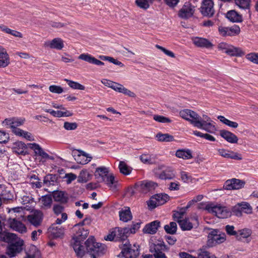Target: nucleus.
Segmentation results:
<instances>
[{
	"mask_svg": "<svg viewBox=\"0 0 258 258\" xmlns=\"http://www.w3.org/2000/svg\"><path fill=\"white\" fill-rule=\"evenodd\" d=\"M0 28L1 30L8 34H10L14 36L22 38V34L20 32L16 30H11L4 25H0Z\"/></svg>",
	"mask_w": 258,
	"mask_h": 258,
	"instance_id": "nucleus-48",
	"label": "nucleus"
},
{
	"mask_svg": "<svg viewBox=\"0 0 258 258\" xmlns=\"http://www.w3.org/2000/svg\"><path fill=\"white\" fill-rule=\"evenodd\" d=\"M200 12L204 16H213L215 13L213 2L212 0H204L200 8Z\"/></svg>",
	"mask_w": 258,
	"mask_h": 258,
	"instance_id": "nucleus-8",
	"label": "nucleus"
},
{
	"mask_svg": "<svg viewBox=\"0 0 258 258\" xmlns=\"http://www.w3.org/2000/svg\"><path fill=\"white\" fill-rule=\"evenodd\" d=\"M57 176L55 174H48L44 177L43 184L46 186L54 185L57 181Z\"/></svg>",
	"mask_w": 258,
	"mask_h": 258,
	"instance_id": "nucleus-39",
	"label": "nucleus"
},
{
	"mask_svg": "<svg viewBox=\"0 0 258 258\" xmlns=\"http://www.w3.org/2000/svg\"><path fill=\"white\" fill-rule=\"evenodd\" d=\"M231 213L237 216L241 217L242 215V212L241 211V208L240 203H238L234 206H233L231 210Z\"/></svg>",
	"mask_w": 258,
	"mask_h": 258,
	"instance_id": "nucleus-55",
	"label": "nucleus"
},
{
	"mask_svg": "<svg viewBox=\"0 0 258 258\" xmlns=\"http://www.w3.org/2000/svg\"><path fill=\"white\" fill-rule=\"evenodd\" d=\"M156 137L159 142H171L174 140L173 137L168 134L159 133L156 135Z\"/></svg>",
	"mask_w": 258,
	"mask_h": 258,
	"instance_id": "nucleus-44",
	"label": "nucleus"
},
{
	"mask_svg": "<svg viewBox=\"0 0 258 258\" xmlns=\"http://www.w3.org/2000/svg\"><path fill=\"white\" fill-rule=\"evenodd\" d=\"M13 152L19 154L25 155L28 154L27 145L22 142H17L14 144Z\"/></svg>",
	"mask_w": 258,
	"mask_h": 258,
	"instance_id": "nucleus-26",
	"label": "nucleus"
},
{
	"mask_svg": "<svg viewBox=\"0 0 258 258\" xmlns=\"http://www.w3.org/2000/svg\"><path fill=\"white\" fill-rule=\"evenodd\" d=\"M169 248L162 239H158L150 244V251L153 254L168 251Z\"/></svg>",
	"mask_w": 258,
	"mask_h": 258,
	"instance_id": "nucleus-12",
	"label": "nucleus"
},
{
	"mask_svg": "<svg viewBox=\"0 0 258 258\" xmlns=\"http://www.w3.org/2000/svg\"><path fill=\"white\" fill-rule=\"evenodd\" d=\"M40 251L36 246H30L29 250L26 252V255L23 258H40Z\"/></svg>",
	"mask_w": 258,
	"mask_h": 258,
	"instance_id": "nucleus-36",
	"label": "nucleus"
},
{
	"mask_svg": "<svg viewBox=\"0 0 258 258\" xmlns=\"http://www.w3.org/2000/svg\"><path fill=\"white\" fill-rule=\"evenodd\" d=\"M25 119L23 118H13L12 128L22 125Z\"/></svg>",
	"mask_w": 258,
	"mask_h": 258,
	"instance_id": "nucleus-63",
	"label": "nucleus"
},
{
	"mask_svg": "<svg viewBox=\"0 0 258 258\" xmlns=\"http://www.w3.org/2000/svg\"><path fill=\"white\" fill-rule=\"evenodd\" d=\"M186 210L184 208H180L178 211H176L173 215V218L174 220L176 221L177 222L179 220H181L184 214L185 213Z\"/></svg>",
	"mask_w": 258,
	"mask_h": 258,
	"instance_id": "nucleus-52",
	"label": "nucleus"
},
{
	"mask_svg": "<svg viewBox=\"0 0 258 258\" xmlns=\"http://www.w3.org/2000/svg\"><path fill=\"white\" fill-rule=\"evenodd\" d=\"M213 122H202V118L198 121H195V126L204 130L210 133H213L216 130L215 126L212 123Z\"/></svg>",
	"mask_w": 258,
	"mask_h": 258,
	"instance_id": "nucleus-15",
	"label": "nucleus"
},
{
	"mask_svg": "<svg viewBox=\"0 0 258 258\" xmlns=\"http://www.w3.org/2000/svg\"><path fill=\"white\" fill-rule=\"evenodd\" d=\"M235 5L242 10H249L250 7L251 0H234Z\"/></svg>",
	"mask_w": 258,
	"mask_h": 258,
	"instance_id": "nucleus-38",
	"label": "nucleus"
},
{
	"mask_svg": "<svg viewBox=\"0 0 258 258\" xmlns=\"http://www.w3.org/2000/svg\"><path fill=\"white\" fill-rule=\"evenodd\" d=\"M210 253L209 251L206 250L204 248H201L199 250L198 253V258H208Z\"/></svg>",
	"mask_w": 258,
	"mask_h": 258,
	"instance_id": "nucleus-64",
	"label": "nucleus"
},
{
	"mask_svg": "<svg viewBox=\"0 0 258 258\" xmlns=\"http://www.w3.org/2000/svg\"><path fill=\"white\" fill-rule=\"evenodd\" d=\"M140 253L139 246L132 245L128 241L123 243L121 251L119 254L120 258H137Z\"/></svg>",
	"mask_w": 258,
	"mask_h": 258,
	"instance_id": "nucleus-4",
	"label": "nucleus"
},
{
	"mask_svg": "<svg viewBox=\"0 0 258 258\" xmlns=\"http://www.w3.org/2000/svg\"><path fill=\"white\" fill-rule=\"evenodd\" d=\"M40 201L42 203V208L47 209L51 207L52 203V197L51 195H46L43 196L40 198Z\"/></svg>",
	"mask_w": 258,
	"mask_h": 258,
	"instance_id": "nucleus-37",
	"label": "nucleus"
},
{
	"mask_svg": "<svg viewBox=\"0 0 258 258\" xmlns=\"http://www.w3.org/2000/svg\"><path fill=\"white\" fill-rule=\"evenodd\" d=\"M220 135L230 143H237L238 140V138L235 135L226 130H221Z\"/></svg>",
	"mask_w": 258,
	"mask_h": 258,
	"instance_id": "nucleus-22",
	"label": "nucleus"
},
{
	"mask_svg": "<svg viewBox=\"0 0 258 258\" xmlns=\"http://www.w3.org/2000/svg\"><path fill=\"white\" fill-rule=\"evenodd\" d=\"M24 246V241L20 238L11 244H9L7 248V254L11 257H14L21 252Z\"/></svg>",
	"mask_w": 258,
	"mask_h": 258,
	"instance_id": "nucleus-7",
	"label": "nucleus"
},
{
	"mask_svg": "<svg viewBox=\"0 0 258 258\" xmlns=\"http://www.w3.org/2000/svg\"><path fill=\"white\" fill-rule=\"evenodd\" d=\"M78 127V124L76 122H64L63 127L68 131L75 130Z\"/></svg>",
	"mask_w": 258,
	"mask_h": 258,
	"instance_id": "nucleus-59",
	"label": "nucleus"
},
{
	"mask_svg": "<svg viewBox=\"0 0 258 258\" xmlns=\"http://www.w3.org/2000/svg\"><path fill=\"white\" fill-rule=\"evenodd\" d=\"M15 234L6 232H1V234H0V239H2L4 241L8 243L9 244H11L13 243V242L16 241V239H20Z\"/></svg>",
	"mask_w": 258,
	"mask_h": 258,
	"instance_id": "nucleus-31",
	"label": "nucleus"
},
{
	"mask_svg": "<svg viewBox=\"0 0 258 258\" xmlns=\"http://www.w3.org/2000/svg\"><path fill=\"white\" fill-rule=\"evenodd\" d=\"M246 58L250 61L258 64V53H250L246 55Z\"/></svg>",
	"mask_w": 258,
	"mask_h": 258,
	"instance_id": "nucleus-62",
	"label": "nucleus"
},
{
	"mask_svg": "<svg viewBox=\"0 0 258 258\" xmlns=\"http://www.w3.org/2000/svg\"><path fill=\"white\" fill-rule=\"evenodd\" d=\"M136 185L143 191H147L154 188L157 184L151 181H142L137 183Z\"/></svg>",
	"mask_w": 258,
	"mask_h": 258,
	"instance_id": "nucleus-30",
	"label": "nucleus"
},
{
	"mask_svg": "<svg viewBox=\"0 0 258 258\" xmlns=\"http://www.w3.org/2000/svg\"><path fill=\"white\" fill-rule=\"evenodd\" d=\"M218 153L220 155L225 158L238 160L242 159V157H240L238 153L234 152L232 151L227 150L224 149H220L218 150Z\"/></svg>",
	"mask_w": 258,
	"mask_h": 258,
	"instance_id": "nucleus-25",
	"label": "nucleus"
},
{
	"mask_svg": "<svg viewBox=\"0 0 258 258\" xmlns=\"http://www.w3.org/2000/svg\"><path fill=\"white\" fill-rule=\"evenodd\" d=\"M226 18L233 22H240L242 20L241 15L235 10L229 11L226 14Z\"/></svg>",
	"mask_w": 258,
	"mask_h": 258,
	"instance_id": "nucleus-33",
	"label": "nucleus"
},
{
	"mask_svg": "<svg viewBox=\"0 0 258 258\" xmlns=\"http://www.w3.org/2000/svg\"><path fill=\"white\" fill-rule=\"evenodd\" d=\"M85 244L87 252L90 254L94 253L99 256L104 253L105 245L102 243L96 242L94 236H90Z\"/></svg>",
	"mask_w": 258,
	"mask_h": 258,
	"instance_id": "nucleus-5",
	"label": "nucleus"
},
{
	"mask_svg": "<svg viewBox=\"0 0 258 258\" xmlns=\"http://www.w3.org/2000/svg\"><path fill=\"white\" fill-rule=\"evenodd\" d=\"M240 204L241 206L242 212L247 214H250L252 213V208L248 203L242 202L240 203Z\"/></svg>",
	"mask_w": 258,
	"mask_h": 258,
	"instance_id": "nucleus-50",
	"label": "nucleus"
},
{
	"mask_svg": "<svg viewBox=\"0 0 258 258\" xmlns=\"http://www.w3.org/2000/svg\"><path fill=\"white\" fill-rule=\"evenodd\" d=\"M118 168L119 169L120 172L124 175H128L131 172L128 167L123 161H120L119 162Z\"/></svg>",
	"mask_w": 258,
	"mask_h": 258,
	"instance_id": "nucleus-54",
	"label": "nucleus"
},
{
	"mask_svg": "<svg viewBox=\"0 0 258 258\" xmlns=\"http://www.w3.org/2000/svg\"><path fill=\"white\" fill-rule=\"evenodd\" d=\"M164 228L167 233L174 234L177 231V224L174 222H171L169 224L165 225Z\"/></svg>",
	"mask_w": 258,
	"mask_h": 258,
	"instance_id": "nucleus-45",
	"label": "nucleus"
},
{
	"mask_svg": "<svg viewBox=\"0 0 258 258\" xmlns=\"http://www.w3.org/2000/svg\"><path fill=\"white\" fill-rule=\"evenodd\" d=\"M9 224L12 229L19 233H25L27 231V228L25 225L16 219H10L9 220Z\"/></svg>",
	"mask_w": 258,
	"mask_h": 258,
	"instance_id": "nucleus-16",
	"label": "nucleus"
},
{
	"mask_svg": "<svg viewBox=\"0 0 258 258\" xmlns=\"http://www.w3.org/2000/svg\"><path fill=\"white\" fill-rule=\"evenodd\" d=\"M0 195L2 200L5 201L11 200L13 198V195L11 191L8 188L5 187L2 189Z\"/></svg>",
	"mask_w": 258,
	"mask_h": 258,
	"instance_id": "nucleus-46",
	"label": "nucleus"
},
{
	"mask_svg": "<svg viewBox=\"0 0 258 258\" xmlns=\"http://www.w3.org/2000/svg\"><path fill=\"white\" fill-rule=\"evenodd\" d=\"M153 119L155 121L161 123H169L171 122V120L169 118L162 115H154Z\"/></svg>",
	"mask_w": 258,
	"mask_h": 258,
	"instance_id": "nucleus-57",
	"label": "nucleus"
},
{
	"mask_svg": "<svg viewBox=\"0 0 258 258\" xmlns=\"http://www.w3.org/2000/svg\"><path fill=\"white\" fill-rule=\"evenodd\" d=\"M65 81L68 83L69 86L74 89H78L80 90H85V86L78 82L71 81L68 79H65Z\"/></svg>",
	"mask_w": 258,
	"mask_h": 258,
	"instance_id": "nucleus-53",
	"label": "nucleus"
},
{
	"mask_svg": "<svg viewBox=\"0 0 258 258\" xmlns=\"http://www.w3.org/2000/svg\"><path fill=\"white\" fill-rule=\"evenodd\" d=\"M52 197L55 202L61 204H66L69 200L67 194L61 190H54L52 192Z\"/></svg>",
	"mask_w": 258,
	"mask_h": 258,
	"instance_id": "nucleus-20",
	"label": "nucleus"
},
{
	"mask_svg": "<svg viewBox=\"0 0 258 258\" xmlns=\"http://www.w3.org/2000/svg\"><path fill=\"white\" fill-rule=\"evenodd\" d=\"M179 115L182 118L189 121L194 126H195V121H198L199 119H201V117L199 115L190 109L181 110L179 112Z\"/></svg>",
	"mask_w": 258,
	"mask_h": 258,
	"instance_id": "nucleus-11",
	"label": "nucleus"
},
{
	"mask_svg": "<svg viewBox=\"0 0 258 258\" xmlns=\"http://www.w3.org/2000/svg\"><path fill=\"white\" fill-rule=\"evenodd\" d=\"M178 223L183 231L190 230L193 228L192 224L188 219H182L178 221Z\"/></svg>",
	"mask_w": 258,
	"mask_h": 258,
	"instance_id": "nucleus-40",
	"label": "nucleus"
},
{
	"mask_svg": "<svg viewBox=\"0 0 258 258\" xmlns=\"http://www.w3.org/2000/svg\"><path fill=\"white\" fill-rule=\"evenodd\" d=\"M245 182L243 180L232 178L225 182L223 188L226 190H237L242 188Z\"/></svg>",
	"mask_w": 258,
	"mask_h": 258,
	"instance_id": "nucleus-9",
	"label": "nucleus"
},
{
	"mask_svg": "<svg viewBox=\"0 0 258 258\" xmlns=\"http://www.w3.org/2000/svg\"><path fill=\"white\" fill-rule=\"evenodd\" d=\"M135 3L138 7L144 10L148 9L152 4L149 0H136Z\"/></svg>",
	"mask_w": 258,
	"mask_h": 258,
	"instance_id": "nucleus-51",
	"label": "nucleus"
},
{
	"mask_svg": "<svg viewBox=\"0 0 258 258\" xmlns=\"http://www.w3.org/2000/svg\"><path fill=\"white\" fill-rule=\"evenodd\" d=\"M78 58L97 66H103L104 64L103 62L96 59L88 53H82L78 56Z\"/></svg>",
	"mask_w": 258,
	"mask_h": 258,
	"instance_id": "nucleus-21",
	"label": "nucleus"
},
{
	"mask_svg": "<svg viewBox=\"0 0 258 258\" xmlns=\"http://www.w3.org/2000/svg\"><path fill=\"white\" fill-rule=\"evenodd\" d=\"M158 204L161 206L166 203L169 199V196L166 194H159L154 195Z\"/></svg>",
	"mask_w": 258,
	"mask_h": 258,
	"instance_id": "nucleus-43",
	"label": "nucleus"
},
{
	"mask_svg": "<svg viewBox=\"0 0 258 258\" xmlns=\"http://www.w3.org/2000/svg\"><path fill=\"white\" fill-rule=\"evenodd\" d=\"M27 146L34 151L35 155L40 156L42 158L45 159H53V157L50 156L47 153L44 152L39 144L37 143H29L27 144Z\"/></svg>",
	"mask_w": 258,
	"mask_h": 258,
	"instance_id": "nucleus-14",
	"label": "nucleus"
},
{
	"mask_svg": "<svg viewBox=\"0 0 258 258\" xmlns=\"http://www.w3.org/2000/svg\"><path fill=\"white\" fill-rule=\"evenodd\" d=\"M48 232L54 238H61L63 236L64 229L61 227L57 226L55 224H52L48 228Z\"/></svg>",
	"mask_w": 258,
	"mask_h": 258,
	"instance_id": "nucleus-23",
	"label": "nucleus"
},
{
	"mask_svg": "<svg viewBox=\"0 0 258 258\" xmlns=\"http://www.w3.org/2000/svg\"><path fill=\"white\" fill-rule=\"evenodd\" d=\"M195 10L194 6L189 3H185L179 11L178 15L182 19H187L193 16Z\"/></svg>",
	"mask_w": 258,
	"mask_h": 258,
	"instance_id": "nucleus-10",
	"label": "nucleus"
},
{
	"mask_svg": "<svg viewBox=\"0 0 258 258\" xmlns=\"http://www.w3.org/2000/svg\"><path fill=\"white\" fill-rule=\"evenodd\" d=\"M157 176L162 180L172 179L175 177V175L170 168H167L162 171L160 173H156Z\"/></svg>",
	"mask_w": 258,
	"mask_h": 258,
	"instance_id": "nucleus-29",
	"label": "nucleus"
},
{
	"mask_svg": "<svg viewBox=\"0 0 258 258\" xmlns=\"http://www.w3.org/2000/svg\"><path fill=\"white\" fill-rule=\"evenodd\" d=\"M141 223L142 222L140 221L137 222H133L131 227H127L128 230V234L135 233L140 228Z\"/></svg>",
	"mask_w": 258,
	"mask_h": 258,
	"instance_id": "nucleus-58",
	"label": "nucleus"
},
{
	"mask_svg": "<svg viewBox=\"0 0 258 258\" xmlns=\"http://www.w3.org/2000/svg\"><path fill=\"white\" fill-rule=\"evenodd\" d=\"M120 220L124 222H127L132 219L133 216L130 210L128 207H124L119 212Z\"/></svg>",
	"mask_w": 258,
	"mask_h": 258,
	"instance_id": "nucleus-27",
	"label": "nucleus"
},
{
	"mask_svg": "<svg viewBox=\"0 0 258 258\" xmlns=\"http://www.w3.org/2000/svg\"><path fill=\"white\" fill-rule=\"evenodd\" d=\"M160 222L158 220H155L146 225L143 229L144 233L154 234L156 233L160 227Z\"/></svg>",
	"mask_w": 258,
	"mask_h": 258,
	"instance_id": "nucleus-18",
	"label": "nucleus"
},
{
	"mask_svg": "<svg viewBox=\"0 0 258 258\" xmlns=\"http://www.w3.org/2000/svg\"><path fill=\"white\" fill-rule=\"evenodd\" d=\"M240 29L237 25H234L231 27H219V32L223 36H233L239 33Z\"/></svg>",
	"mask_w": 258,
	"mask_h": 258,
	"instance_id": "nucleus-13",
	"label": "nucleus"
},
{
	"mask_svg": "<svg viewBox=\"0 0 258 258\" xmlns=\"http://www.w3.org/2000/svg\"><path fill=\"white\" fill-rule=\"evenodd\" d=\"M108 169L105 167L102 166L96 169L95 175L99 182H103L105 178L108 174Z\"/></svg>",
	"mask_w": 258,
	"mask_h": 258,
	"instance_id": "nucleus-24",
	"label": "nucleus"
},
{
	"mask_svg": "<svg viewBox=\"0 0 258 258\" xmlns=\"http://www.w3.org/2000/svg\"><path fill=\"white\" fill-rule=\"evenodd\" d=\"M76 233L73 237L71 244L78 257L82 258L85 254L84 246L82 244V241L89 234L88 230H85L83 227L79 228L77 230H74Z\"/></svg>",
	"mask_w": 258,
	"mask_h": 258,
	"instance_id": "nucleus-1",
	"label": "nucleus"
},
{
	"mask_svg": "<svg viewBox=\"0 0 258 258\" xmlns=\"http://www.w3.org/2000/svg\"><path fill=\"white\" fill-rule=\"evenodd\" d=\"M175 155L177 157L183 159H189L192 158L191 152L189 149H179L176 151Z\"/></svg>",
	"mask_w": 258,
	"mask_h": 258,
	"instance_id": "nucleus-35",
	"label": "nucleus"
},
{
	"mask_svg": "<svg viewBox=\"0 0 258 258\" xmlns=\"http://www.w3.org/2000/svg\"><path fill=\"white\" fill-rule=\"evenodd\" d=\"M43 214L41 211H36L33 214L28 216L29 222L35 227L41 224Z\"/></svg>",
	"mask_w": 258,
	"mask_h": 258,
	"instance_id": "nucleus-17",
	"label": "nucleus"
},
{
	"mask_svg": "<svg viewBox=\"0 0 258 258\" xmlns=\"http://www.w3.org/2000/svg\"><path fill=\"white\" fill-rule=\"evenodd\" d=\"M226 240V235L224 233L221 232L218 229H213L208 236V245L213 246L216 244L223 243Z\"/></svg>",
	"mask_w": 258,
	"mask_h": 258,
	"instance_id": "nucleus-6",
	"label": "nucleus"
},
{
	"mask_svg": "<svg viewBox=\"0 0 258 258\" xmlns=\"http://www.w3.org/2000/svg\"><path fill=\"white\" fill-rule=\"evenodd\" d=\"M217 118L221 122L231 127L235 128L238 126V124L236 122L231 121L223 116L219 115Z\"/></svg>",
	"mask_w": 258,
	"mask_h": 258,
	"instance_id": "nucleus-47",
	"label": "nucleus"
},
{
	"mask_svg": "<svg viewBox=\"0 0 258 258\" xmlns=\"http://www.w3.org/2000/svg\"><path fill=\"white\" fill-rule=\"evenodd\" d=\"M141 162L146 164H153L155 163L154 156L147 154H143L140 156Z\"/></svg>",
	"mask_w": 258,
	"mask_h": 258,
	"instance_id": "nucleus-42",
	"label": "nucleus"
},
{
	"mask_svg": "<svg viewBox=\"0 0 258 258\" xmlns=\"http://www.w3.org/2000/svg\"><path fill=\"white\" fill-rule=\"evenodd\" d=\"M194 43L195 45L199 47L210 48L212 47V43L208 39L196 37L194 39Z\"/></svg>",
	"mask_w": 258,
	"mask_h": 258,
	"instance_id": "nucleus-28",
	"label": "nucleus"
},
{
	"mask_svg": "<svg viewBox=\"0 0 258 258\" xmlns=\"http://www.w3.org/2000/svg\"><path fill=\"white\" fill-rule=\"evenodd\" d=\"M112 89L116 92L122 93L130 97H134L135 96V94L134 92L124 87L122 85L116 82L115 83Z\"/></svg>",
	"mask_w": 258,
	"mask_h": 258,
	"instance_id": "nucleus-32",
	"label": "nucleus"
},
{
	"mask_svg": "<svg viewBox=\"0 0 258 258\" xmlns=\"http://www.w3.org/2000/svg\"><path fill=\"white\" fill-rule=\"evenodd\" d=\"M205 209L219 218H227L231 215V210L228 208L220 205L208 204Z\"/></svg>",
	"mask_w": 258,
	"mask_h": 258,
	"instance_id": "nucleus-3",
	"label": "nucleus"
},
{
	"mask_svg": "<svg viewBox=\"0 0 258 258\" xmlns=\"http://www.w3.org/2000/svg\"><path fill=\"white\" fill-rule=\"evenodd\" d=\"M231 45L225 42L220 43L218 45L219 50L222 51V52L227 53L229 48Z\"/></svg>",
	"mask_w": 258,
	"mask_h": 258,
	"instance_id": "nucleus-60",
	"label": "nucleus"
},
{
	"mask_svg": "<svg viewBox=\"0 0 258 258\" xmlns=\"http://www.w3.org/2000/svg\"><path fill=\"white\" fill-rule=\"evenodd\" d=\"M49 90L53 93L60 94L63 92V90L62 87L59 86L51 85L49 87Z\"/></svg>",
	"mask_w": 258,
	"mask_h": 258,
	"instance_id": "nucleus-61",
	"label": "nucleus"
},
{
	"mask_svg": "<svg viewBox=\"0 0 258 258\" xmlns=\"http://www.w3.org/2000/svg\"><path fill=\"white\" fill-rule=\"evenodd\" d=\"M147 204L148 206L149 209L150 210H153L159 206L158 205L156 198L154 196H153L147 202Z\"/></svg>",
	"mask_w": 258,
	"mask_h": 258,
	"instance_id": "nucleus-56",
	"label": "nucleus"
},
{
	"mask_svg": "<svg viewBox=\"0 0 258 258\" xmlns=\"http://www.w3.org/2000/svg\"><path fill=\"white\" fill-rule=\"evenodd\" d=\"M128 234L127 227L123 228L115 227L112 229L107 236L104 237V239L107 241L125 242Z\"/></svg>",
	"mask_w": 258,
	"mask_h": 258,
	"instance_id": "nucleus-2",
	"label": "nucleus"
},
{
	"mask_svg": "<svg viewBox=\"0 0 258 258\" xmlns=\"http://www.w3.org/2000/svg\"><path fill=\"white\" fill-rule=\"evenodd\" d=\"M82 154L79 155L77 159L78 163L81 164H86L88 163L91 160V157H89V159H88L89 157L88 154L83 151H81Z\"/></svg>",
	"mask_w": 258,
	"mask_h": 258,
	"instance_id": "nucleus-49",
	"label": "nucleus"
},
{
	"mask_svg": "<svg viewBox=\"0 0 258 258\" xmlns=\"http://www.w3.org/2000/svg\"><path fill=\"white\" fill-rule=\"evenodd\" d=\"M45 47H49L51 49L61 50L64 47L63 41L60 38H55L51 41H46L44 43Z\"/></svg>",
	"mask_w": 258,
	"mask_h": 258,
	"instance_id": "nucleus-19",
	"label": "nucleus"
},
{
	"mask_svg": "<svg viewBox=\"0 0 258 258\" xmlns=\"http://www.w3.org/2000/svg\"><path fill=\"white\" fill-rule=\"evenodd\" d=\"M103 182H105L113 190L117 189V182L115 181V178L113 174H108Z\"/></svg>",
	"mask_w": 258,
	"mask_h": 258,
	"instance_id": "nucleus-34",
	"label": "nucleus"
},
{
	"mask_svg": "<svg viewBox=\"0 0 258 258\" xmlns=\"http://www.w3.org/2000/svg\"><path fill=\"white\" fill-rule=\"evenodd\" d=\"M227 54L232 56H241L244 54V52L240 48L231 45Z\"/></svg>",
	"mask_w": 258,
	"mask_h": 258,
	"instance_id": "nucleus-41",
	"label": "nucleus"
}]
</instances>
